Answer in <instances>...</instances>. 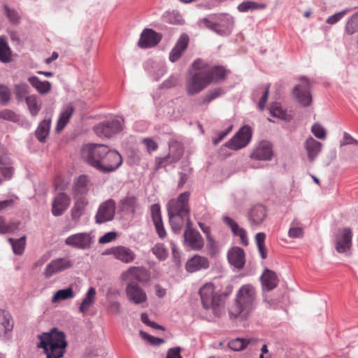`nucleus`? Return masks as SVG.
Returning a JSON list of instances; mask_svg holds the SVG:
<instances>
[{"label":"nucleus","mask_w":358,"mask_h":358,"mask_svg":"<svg viewBox=\"0 0 358 358\" xmlns=\"http://www.w3.org/2000/svg\"><path fill=\"white\" fill-rule=\"evenodd\" d=\"M82 157L101 173L116 171L122 164V155L103 144H88L82 149Z\"/></svg>","instance_id":"f257e3e1"},{"label":"nucleus","mask_w":358,"mask_h":358,"mask_svg":"<svg viewBox=\"0 0 358 358\" xmlns=\"http://www.w3.org/2000/svg\"><path fill=\"white\" fill-rule=\"evenodd\" d=\"M40 343L38 348H43L46 358H61L64 356L67 346L66 335L57 328H52L49 332L38 335Z\"/></svg>","instance_id":"f03ea898"},{"label":"nucleus","mask_w":358,"mask_h":358,"mask_svg":"<svg viewBox=\"0 0 358 358\" xmlns=\"http://www.w3.org/2000/svg\"><path fill=\"white\" fill-rule=\"evenodd\" d=\"M256 306V290L251 285L241 286L236 293L235 302L229 310L233 317L246 319Z\"/></svg>","instance_id":"7ed1b4c3"},{"label":"nucleus","mask_w":358,"mask_h":358,"mask_svg":"<svg viewBox=\"0 0 358 358\" xmlns=\"http://www.w3.org/2000/svg\"><path fill=\"white\" fill-rule=\"evenodd\" d=\"M214 18L204 17L200 20L199 24L220 36H228L231 33L234 23L231 16L227 14H221Z\"/></svg>","instance_id":"20e7f679"},{"label":"nucleus","mask_w":358,"mask_h":358,"mask_svg":"<svg viewBox=\"0 0 358 358\" xmlns=\"http://www.w3.org/2000/svg\"><path fill=\"white\" fill-rule=\"evenodd\" d=\"M199 293L203 307L206 310L212 309L215 315L220 316L221 296L215 293L214 285L211 282L204 284Z\"/></svg>","instance_id":"39448f33"},{"label":"nucleus","mask_w":358,"mask_h":358,"mask_svg":"<svg viewBox=\"0 0 358 358\" xmlns=\"http://www.w3.org/2000/svg\"><path fill=\"white\" fill-rule=\"evenodd\" d=\"M203 71H194L187 78L185 82L186 92L189 96L199 94L208 85V80Z\"/></svg>","instance_id":"423d86ee"},{"label":"nucleus","mask_w":358,"mask_h":358,"mask_svg":"<svg viewBox=\"0 0 358 358\" xmlns=\"http://www.w3.org/2000/svg\"><path fill=\"white\" fill-rule=\"evenodd\" d=\"M167 211L171 229L175 234L180 233L185 225L186 228L192 226V222L189 219L190 212L186 213L183 210L169 208H167Z\"/></svg>","instance_id":"0eeeda50"},{"label":"nucleus","mask_w":358,"mask_h":358,"mask_svg":"<svg viewBox=\"0 0 358 358\" xmlns=\"http://www.w3.org/2000/svg\"><path fill=\"white\" fill-rule=\"evenodd\" d=\"M299 80L301 81V83L294 87L292 94L301 106L307 107L312 102L310 83L309 80L305 76L301 77Z\"/></svg>","instance_id":"6e6552de"},{"label":"nucleus","mask_w":358,"mask_h":358,"mask_svg":"<svg viewBox=\"0 0 358 358\" xmlns=\"http://www.w3.org/2000/svg\"><path fill=\"white\" fill-rule=\"evenodd\" d=\"M251 138L252 129L250 127L245 125L242 127L224 145L231 150H238L245 147Z\"/></svg>","instance_id":"1a4fd4ad"},{"label":"nucleus","mask_w":358,"mask_h":358,"mask_svg":"<svg viewBox=\"0 0 358 358\" xmlns=\"http://www.w3.org/2000/svg\"><path fill=\"white\" fill-rule=\"evenodd\" d=\"M123 119L115 118L101 122L94 127L95 134L99 137L109 138L122 129Z\"/></svg>","instance_id":"9d476101"},{"label":"nucleus","mask_w":358,"mask_h":358,"mask_svg":"<svg viewBox=\"0 0 358 358\" xmlns=\"http://www.w3.org/2000/svg\"><path fill=\"white\" fill-rule=\"evenodd\" d=\"M116 208L115 200L108 199L102 202L96 211L94 219L96 224H101L113 220Z\"/></svg>","instance_id":"9b49d317"},{"label":"nucleus","mask_w":358,"mask_h":358,"mask_svg":"<svg viewBox=\"0 0 358 358\" xmlns=\"http://www.w3.org/2000/svg\"><path fill=\"white\" fill-rule=\"evenodd\" d=\"M94 242V236L90 233L87 232L71 235L64 241L66 245L83 250L90 249Z\"/></svg>","instance_id":"f8f14e48"},{"label":"nucleus","mask_w":358,"mask_h":358,"mask_svg":"<svg viewBox=\"0 0 358 358\" xmlns=\"http://www.w3.org/2000/svg\"><path fill=\"white\" fill-rule=\"evenodd\" d=\"M183 245L192 250L199 251L203 248L204 241L201 234L191 226L184 231Z\"/></svg>","instance_id":"ddd939ff"},{"label":"nucleus","mask_w":358,"mask_h":358,"mask_svg":"<svg viewBox=\"0 0 358 358\" xmlns=\"http://www.w3.org/2000/svg\"><path fill=\"white\" fill-rule=\"evenodd\" d=\"M352 232L350 228L338 230L334 238L335 249L338 253H348L352 247Z\"/></svg>","instance_id":"4468645a"},{"label":"nucleus","mask_w":358,"mask_h":358,"mask_svg":"<svg viewBox=\"0 0 358 358\" xmlns=\"http://www.w3.org/2000/svg\"><path fill=\"white\" fill-rule=\"evenodd\" d=\"M72 266L73 262L69 258H57L52 260L48 264H47L43 274L45 278H49L55 273L63 271L67 268H71Z\"/></svg>","instance_id":"2eb2a0df"},{"label":"nucleus","mask_w":358,"mask_h":358,"mask_svg":"<svg viewBox=\"0 0 358 358\" xmlns=\"http://www.w3.org/2000/svg\"><path fill=\"white\" fill-rule=\"evenodd\" d=\"M105 253L113 255L115 259L125 264L131 263L136 259V254L131 248L122 245L108 249Z\"/></svg>","instance_id":"dca6fc26"},{"label":"nucleus","mask_w":358,"mask_h":358,"mask_svg":"<svg viewBox=\"0 0 358 358\" xmlns=\"http://www.w3.org/2000/svg\"><path fill=\"white\" fill-rule=\"evenodd\" d=\"M126 294L129 301L135 304H140L147 301L145 292L135 282H128Z\"/></svg>","instance_id":"f3484780"},{"label":"nucleus","mask_w":358,"mask_h":358,"mask_svg":"<svg viewBox=\"0 0 358 358\" xmlns=\"http://www.w3.org/2000/svg\"><path fill=\"white\" fill-rule=\"evenodd\" d=\"M273 155L272 145L267 141H261L250 153V157L257 160L269 161Z\"/></svg>","instance_id":"a211bd4d"},{"label":"nucleus","mask_w":358,"mask_h":358,"mask_svg":"<svg viewBox=\"0 0 358 358\" xmlns=\"http://www.w3.org/2000/svg\"><path fill=\"white\" fill-rule=\"evenodd\" d=\"M162 39V35L152 29H145L141 34L138 45L141 48H149L157 45Z\"/></svg>","instance_id":"6ab92c4d"},{"label":"nucleus","mask_w":358,"mask_h":358,"mask_svg":"<svg viewBox=\"0 0 358 358\" xmlns=\"http://www.w3.org/2000/svg\"><path fill=\"white\" fill-rule=\"evenodd\" d=\"M90 187V179L87 175H80L74 179L72 187L73 198L85 196Z\"/></svg>","instance_id":"aec40b11"},{"label":"nucleus","mask_w":358,"mask_h":358,"mask_svg":"<svg viewBox=\"0 0 358 358\" xmlns=\"http://www.w3.org/2000/svg\"><path fill=\"white\" fill-rule=\"evenodd\" d=\"M70 197L64 192L58 193L52 203V213L54 216H61L69 207Z\"/></svg>","instance_id":"412c9836"},{"label":"nucleus","mask_w":358,"mask_h":358,"mask_svg":"<svg viewBox=\"0 0 358 358\" xmlns=\"http://www.w3.org/2000/svg\"><path fill=\"white\" fill-rule=\"evenodd\" d=\"M117 207L120 211L133 215L140 208V205L136 196L127 194L119 201Z\"/></svg>","instance_id":"4be33fe9"},{"label":"nucleus","mask_w":358,"mask_h":358,"mask_svg":"<svg viewBox=\"0 0 358 358\" xmlns=\"http://www.w3.org/2000/svg\"><path fill=\"white\" fill-rule=\"evenodd\" d=\"M222 221L228 227L231 229L234 236H238L240 238L241 244L245 246L248 245L247 232L243 228L240 227L238 223L229 216H223Z\"/></svg>","instance_id":"5701e85b"},{"label":"nucleus","mask_w":358,"mask_h":358,"mask_svg":"<svg viewBox=\"0 0 358 358\" xmlns=\"http://www.w3.org/2000/svg\"><path fill=\"white\" fill-rule=\"evenodd\" d=\"M210 264L208 258L195 255L191 259L187 260L185 264V268L189 273H194L201 269H206L209 267Z\"/></svg>","instance_id":"b1692460"},{"label":"nucleus","mask_w":358,"mask_h":358,"mask_svg":"<svg viewBox=\"0 0 358 358\" xmlns=\"http://www.w3.org/2000/svg\"><path fill=\"white\" fill-rule=\"evenodd\" d=\"M150 213L152 222L154 223L158 236L162 238H164L166 235V233L164 227L162 219L161 208L159 204H152L150 206Z\"/></svg>","instance_id":"393cba45"},{"label":"nucleus","mask_w":358,"mask_h":358,"mask_svg":"<svg viewBox=\"0 0 358 358\" xmlns=\"http://www.w3.org/2000/svg\"><path fill=\"white\" fill-rule=\"evenodd\" d=\"M245 255L243 249L234 247L228 251L227 258L230 264L236 268H242L245 263Z\"/></svg>","instance_id":"a878e982"},{"label":"nucleus","mask_w":358,"mask_h":358,"mask_svg":"<svg viewBox=\"0 0 358 358\" xmlns=\"http://www.w3.org/2000/svg\"><path fill=\"white\" fill-rule=\"evenodd\" d=\"M13 329V321L10 313L0 309V337L6 338Z\"/></svg>","instance_id":"bb28decb"},{"label":"nucleus","mask_w":358,"mask_h":358,"mask_svg":"<svg viewBox=\"0 0 358 358\" xmlns=\"http://www.w3.org/2000/svg\"><path fill=\"white\" fill-rule=\"evenodd\" d=\"M189 43V37L187 34H182L178 40L176 44L173 48L169 54V60L171 62L178 61L182 52L186 50Z\"/></svg>","instance_id":"cd10ccee"},{"label":"nucleus","mask_w":358,"mask_h":358,"mask_svg":"<svg viewBox=\"0 0 358 358\" xmlns=\"http://www.w3.org/2000/svg\"><path fill=\"white\" fill-rule=\"evenodd\" d=\"M263 290L271 291L278 284V278L275 272L266 268L260 277Z\"/></svg>","instance_id":"c85d7f7f"},{"label":"nucleus","mask_w":358,"mask_h":358,"mask_svg":"<svg viewBox=\"0 0 358 358\" xmlns=\"http://www.w3.org/2000/svg\"><path fill=\"white\" fill-rule=\"evenodd\" d=\"M266 209L264 206L258 204L254 206L248 214L249 221L253 225H259L263 222L266 217Z\"/></svg>","instance_id":"c756f323"},{"label":"nucleus","mask_w":358,"mask_h":358,"mask_svg":"<svg viewBox=\"0 0 358 358\" xmlns=\"http://www.w3.org/2000/svg\"><path fill=\"white\" fill-rule=\"evenodd\" d=\"M322 143L313 137H308L304 142V148L307 152L310 162H313L322 150Z\"/></svg>","instance_id":"7c9ffc66"},{"label":"nucleus","mask_w":358,"mask_h":358,"mask_svg":"<svg viewBox=\"0 0 358 358\" xmlns=\"http://www.w3.org/2000/svg\"><path fill=\"white\" fill-rule=\"evenodd\" d=\"M73 199L75 201L71 210V216L72 220L78 221L84 214L89 202L86 196L73 198Z\"/></svg>","instance_id":"2f4dec72"},{"label":"nucleus","mask_w":358,"mask_h":358,"mask_svg":"<svg viewBox=\"0 0 358 358\" xmlns=\"http://www.w3.org/2000/svg\"><path fill=\"white\" fill-rule=\"evenodd\" d=\"M205 76L207 77L208 85L212 83H219L225 79L227 71L221 66H215L210 69L203 71Z\"/></svg>","instance_id":"473e14b6"},{"label":"nucleus","mask_w":358,"mask_h":358,"mask_svg":"<svg viewBox=\"0 0 358 358\" xmlns=\"http://www.w3.org/2000/svg\"><path fill=\"white\" fill-rule=\"evenodd\" d=\"M190 193L185 192L180 194L176 200H171L169 202L168 208L171 209H177L183 210L185 212H189V207L188 204Z\"/></svg>","instance_id":"72a5a7b5"},{"label":"nucleus","mask_w":358,"mask_h":358,"mask_svg":"<svg viewBox=\"0 0 358 358\" xmlns=\"http://www.w3.org/2000/svg\"><path fill=\"white\" fill-rule=\"evenodd\" d=\"M27 80L40 94H46L51 90L52 85L48 80L41 81L36 76L29 77Z\"/></svg>","instance_id":"f704fd0d"},{"label":"nucleus","mask_w":358,"mask_h":358,"mask_svg":"<svg viewBox=\"0 0 358 358\" xmlns=\"http://www.w3.org/2000/svg\"><path fill=\"white\" fill-rule=\"evenodd\" d=\"M73 112L74 108L71 104L66 106L61 112L56 126V131L57 132H59L64 129L65 126L69 122L70 118L71 117Z\"/></svg>","instance_id":"c9c22d12"},{"label":"nucleus","mask_w":358,"mask_h":358,"mask_svg":"<svg viewBox=\"0 0 358 358\" xmlns=\"http://www.w3.org/2000/svg\"><path fill=\"white\" fill-rule=\"evenodd\" d=\"M143 270L140 267H130L127 271L122 273L124 280L137 282L141 281Z\"/></svg>","instance_id":"e433bc0d"},{"label":"nucleus","mask_w":358,"mask_h":358,"mask_svg":"<svg viewBox=\"0 0 358 358\" xmlns=\"http://www.w3.org/2000/svg\"><path fill=\"white\" fill-rule=\"evenodd\" d=\"M96 289L91 287L88 289L85 298L79 306V311L85 313L88 311L90 307L94 303L95 300Z\"/></svg>","instance_id":"4c0bfd02"},{"label":"nucleus","mask_w":358,"mask_h":358,"mask_svg":"<svg viewBox=\"0 0 358 358\" xmlns=\"http://www.w3.org/2000/svg\"><path fill=\"white\" fill-rule=\"evenodd\" d=\"M28 110L33 117H36L41 109V103L39 102L38 96L35 94L29 95L25 101Z\"/></svg>","instance_id":"58836bf2"},{"label":"nucleus","mask_w":358,"mask_h":358,"mask_svg":"<svg viewBox=\"0 0 358 358\" xmlns=\"http://www.w3.org/2000/svg\"><path fill=\"white\" fill-rule=\"evenodd\" d=\"M14 93L18 103L26 101L29 93V87L27 83H21L14 86Z\"/></svg>","instance_id":"ea45409f"},{"label":"nucleus","mask_w":358,"mask_h":358,"mask_svg":"<svg viewBox=\"0 0 358 358\" xmlns=\"http://www.w3.org/2000/svg\"><path fill=\"white\" fill-rule=\"evenodd\" d=\"M50 127V120H43L38 126L35 134L38 140L43 143L49 133Z\"/></svg>","instance_id":"a19ab883"},{"label":"nucleus","mask_w":358,"mask_h":358,"mask_svg":"<svg viewBox=\"0 0 358 358\" xmlns=\"http://www.w3.org/2000/svg\"><path fill=\"white\" fill-rule=\"evenodd\" d=\"M11 50L4 36H0V62H9L11 59Z\"/></svg>","instance_id":"79ce46f5"},{"label":"nucleus","mask_w":358,"mask_h":358,"mask_svg":"<svg viewBox=\"0 0 358 358\" xmlns=\"http://www.w3.org/2000/svg\"><path fill=\"white\" fill-rule=\"evenodd\" d=\"M8 241L12 245L13 252L17 255L23 254L26 245V236H23L20 238L15 239L13 238H8Z\"/></svg>","instance_id":"37998d69"},{"label":"nucleus","mask_w":358,"mask_h":358,"mask_svg":"<svg viewBox=\"0 0 358 358\" xmlns=\"http://www.w3.org/2000/svg\"><path fill=\"white\" fill-rule=\"evenodd\" d=\"M269 112L271 115L274 117H277L282 120H287L289 119L286 110L282 108L281 104L278 102H274L271 104L269 108Z\"/></svg>","instance_id":"c03bdc74"},{"label":"nucleus","mask_w":358,"mask_h":358,"mask_svg":"<svg viewBox=\"0 0 358 358\" xmlns=\"http://www.w3.org/2000/svg\"><path fill=\"white\" fill-rule=\"evenodd\" d=\"M75 294L71 287H68L66 289H59L56 292L52 297V301L55 303L58 301L61 300H66L69 299L73 298Z\"/></svg>","instance_id":"a18cd8bd"},{"label":"nucleus","mask_w":358,"mask_h":358,"mask_svg":"<svg viewBox=\"0 0 358 358\" xmlns=\"http://www.w3.org/2000/svg\"><path fill=\"white\" fill-rule=\"evenodd\" d=\"M265 8L264 4H260L255 1H243L238 6V10L240 12L245 13L250 10H259Z\"/></svg>","instance_id":"49530a36"},{"label":"nucleus","mask_w":358,"mask_h":358,"mask_svg":"<svg viewBox=\"0 0 358 358\" xmlns=\"http://www.w3.org/2000/svg\"><path fill=\"white\" fill-rule=\"evenodd\" d=\"M19 224V222L6 223L5 219L0 217V234H9L17 230Z\"/></svg>","instance_id":"de8ad7c7"},{"label":"nucleus","mask_w":358,"mask_h":358,"mask_svg":"<svg viewBox=\"0 0 358 358\" xmlns=\"http://www.w3.org/2000/svg\"><path fill=\"white\" fill-rule=\"evenodd\" d=\"M224 94V90L222 87L215 88L208 91L202 100V103H209L213 100L220 97Z\"/></svg>","instance_id":"09e8293b"},{"label":"nucleus","mask_w":358,"mask_h":358,"mask_svg":"<svg viewBox=\"0 0 358 358\" xmlns=\"http://www.w3.org/2000/svg\"><path fill=\"white\" fill-rule=\"evenodd\" d=\"M358 31V11L351 16L347 22L345 31L352 35Z\"/></svg>","instance_id":"8fccbe9b"},{"label":"nucleus","mask_w":358,"mask_h":358,"mask_svg":"<svg viewBox=\"0 0 358 358\" xmlns=\"http://www.w3.org/2000/svg\"><path fill=\"white\" fill-rule=\"evenodd\" d=\"M6 17L10 23L17 25L20 22V16L15 9L9 8L7 5L3 6Z\"/></svg>","instance_id":"3c124183"},{"label":"nucleus","mask_w":358,"mask_h":358,"mask_svg":"<svg viewBox=\"0 0 358 358\" xmlns=\"http://www.w3.org/2000/svg\"><path fill=\"white\" fill-rule=\"evenodd\" d=\"M249 342L244 338H237L228 343L229 348L234 351H240L247 347Z\"/></svg>","instance_id":"603ef678"},{"label":"nucleus","mask_w":358,"mask_h":358,"mask_svg":"<svg viewBox=\"0 0 358 358\" xmlns=\"http://www.w3.org/2000/svg\"><path fill=\"white\" fill-rule=\"evenodd\" d=\"M170 153L171 157V162H177L180 159L183 155V149L181 145L176 143L169 146Z\"/></svg>","instance_id":"864d4df0"},{"label":"nucleus","mask_w":358,"mask_h":358,"mask_svg":"<svg viewBox=\"0 0 358 358\" xmlns=\"http://www.w3.org/2000/svg\"><path fill=\"white\" fill-rule=\"evenodd\" d=\"M0 119L17 122L20 120V116L12 110L3 109L0 110Z\"/></svg>","instance_id":"5fc2aeb1"},{"label":"nucleus","mask_w":358,"mask_h":358,"mask_svg":"<svg viewBox=\"0 0 358 358\" xmlns=\"http://www.w3.org/2000/svg\"><path fill=\"white\" fill-rule=\"evenodd\" d=\"M0 171L2 176L3 182L10 180L14 174V168L12 166V160L10 159V164L8 165H1Z\"/></svg>","instance_id":"6e6d98bb"},{"label":"nucleus","mask_w":358,"mask_h":358,"mask_svg":"<svg viewBox=\"0 0 358 358\" xmlns=\"http://www.w3.org/2000/svg\"><path fill=\"white\" fill-rule=\"evenodd\" d=\"M151 64L153 69H155V71L153 73V78L155 80H158L161 77H162L165 73L166 72V69L165 66L163 64L155 63L154 62H149L148 64Z\"/></svg>","instance_id":"4d7b16f0"},{"label":"nucleus","mask_w":358,"mask_h":358,"mask_svg":"<svg viewBox=\"0 0 358 358\" xmlns=\"http://www.w3.org/2000/svg\"><path fill=\"white\" fill-rule=\"evenodd\" d=\"M152 253L159 259L164 260L168 256V252L164 245L162 243L156 244L152 248Z\"/></svg>","instance_id":"13d9d810"},{"label":"nucleus","mask_w":358,"mask_h":358,"mask_svg":"<svg viewBox=\"0 0 358 358\" xmlns=\"http://www.w3.org/2000/svg\"><path fill=\"white\" fill-rule=\"evenodd\" d=\"M11 92L10 89L3 85H0V103L2 106L8 104L10 99Z\"/></svg>","instance_id":"bf43d9fd"},{"label":"nucleus","mask_w":358,"mask_h":358,"mask_svg":"<svg viewBox=\"0 0 358 358\" xmlns=\"http://www.w3.org/2000/svg\"><path fill=\"white\" fill-rule=\"evenodd\" d=\"M311 131L315 137L320 139H325L326 138L327 133L325 129L318 123H315L312 126Z\"/></svg>","instance_id":"052dcab7"},{"label":"nucleus","mask_w":358,"mask_h":358,"mask_svg":"<svg viewBox=\"0 0 358 358\" xmlns=\"http://www.w3.org/2000/svg\"><path fill=\"white\" fill-rule=\"evenodd\" d=\"M140 335L142 338L147 340L150 343L159 345L164 343V340L162 338H157L152 336L149 335L148 334L144 332L143 331H140Z\"/></svg>","instance_id":"680f3d73"},{"label":"nucleus","mask_w":358,"mask_h":358,"mask_svg":"<svg viewBox=\"0 0 358 358\" xmlns=\"http://www.w3.org/2000/svg\"><path fill=\"white\" fill-rule=\"evenodd\" d=\"M142 143L145 145L147 151L151 153L158 148L157 143L150 138H145L142 140Z\"/></svg>","instance_id":"e2e57ef3"},{"label":"nucleus","mask_w":358,"mask_h":358,"mask_svg":"<svg viewBox=\"0 0 358 358\" xmlns=\"http://www.w3.org/2000/svg\"><path fill=\"white\" fill-rule=\"evenodd\" d=\"M269 88H270V84H267L266 85L265 90L258 103V108L260 110H264L265 108L266 103L267 102L268 97Z\"/></svg>","instance_id":"0e129e2a"},{"label":"nucleus","mask_w":358,"mask_h":358,"mask_svg":"<svg viewBox=\"0 0 358 358\" xmlns=\"http://www.w3.org/2000/svg\"><path fill=\"white\" fill-rule=\"evenodd\" d=\"M178 80V76L171 75L162 83L161 87L168 89L174 87L177 85Z\"/></svg>","instance_id":"69168bd1"},{"label":"nucleus","mask_w":358,"mask_h":358,"mask_svg":"<svg viewBox=\"0 0 358 358\" xmlns=\"http://www.w3.org/2000/svg\"><path fill=\"white\" fill-rule=\"evenodd\" d=\"M348 12V9L343 10L339 13L329 16L327 20V23L329 24H334L338 22Z\"/></svg>","instance_id":"338daca9"},{"label":"nucleus","mask_w":358,"mask_h":358,"mask_svg":"<svg viewBox=\"0 0 358 358\" xmlns=\"http://www.w3.org/2000/svg\"><path fill=\"white\" fill-rule=\"evenodd\" d=\"M288 235L292 238H301L303 236V230L301 227H291Z\"/></svg>","instance_id":"774afa93"}]
</instances>
